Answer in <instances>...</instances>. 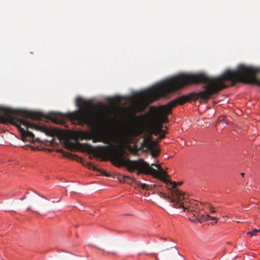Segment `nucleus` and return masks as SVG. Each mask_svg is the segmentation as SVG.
I'll list each match as a JSON object with an SVG mask.
<instances>
[{
  "instance_id": "nucleus-1",
  "label": "nucleus",
  "mask_w": 260,
  "mask_h": 260,
  "mask_svg": "<svg viewBox=\"0 0 260 260\" xmlns=\"http://www.w3.org/2000/svg\"><path fill=\"white\" fill-rule=\"evenodd\" d=\"M240 70L239 65L235 70H227L216 77H210L202 73L180 74L145 90L143 95L153 102L160 97L165 96L187 85L201 83L205 84L202 91L179 96L165 106H159L157 109L155 107H151L150 109H154L156 113L155 117L163 123H166L168 121L167 115L171 112V109L177 105H182L191 99L207 101L228 86L225 84V82L230 81L233 85L238 82H241Z\"/></svg>"
},
{
  "instance_id": "nucleus-2",
  "label": "nucleus",
  "mask_w": 260,
  "mask_h": 260,
  "mask_svg": "<svg viewBox=\"0 0 260 260\" xmlns=\"http://www.w3.org/2000/svg\"><path fill=\"white\" fill-rule=\"evenodd\" d=\"M143 132V129L139 127L122 129L121 133L117 136L118 142V145L117 146L110 145L93 147L87 143H78L76 144H72V145L74 148L78 150L93 154L95 156L100 157L102 161H107L110 159L117 167H126L125 165H119V162L115 159V157L118 152L123 150L122 158L123 159L129 160L124 157L125 151L124 146L133 143L134 138L139 136Z\"/></svg>"
},
{
  "instance_id": "nucleus-3",
  "label": "nucleus",
  "mask_w": 260,
  "mask_h": 260,
  "mask_svg": "<svg viewBox=\"0 0 260 260\" xmlns=\"http://www.w3.org/2000/svg\"><path fill=\"white\" fill-rule=\"evenodd\" d=\"M123 152V151L121 150V152H118L115 158L117 161L119 162V165H125L129 172H133L134 171L137 170L138 172L137 173L138 175L140 174H150L160 179L165 183L172 184V187L173 190L171 191V193L173 191L177 189L176 188L177 185L176 182H172L166 178V176H167L166 173L161 169L159 165L152 164L151 166H150L148 163L142 159L136 160L123 159V158H122ZM159 196L162 198L169 200L170 202L172 203L171 201V199H173L172 194L171 196H169L165 193L159 192Z\"/></svg>"
},
{
  "instance_id": "nucleus-4",
  "label": "nucleus",
  "mask_w": 260,
  "mask_h": 260,
  "mask_svg": "<svg viewBox=\"0 0 260 260\" xmlns=\"http://www.w3.org/2000/svg\"><path fill=\"white\" fill-rule=\"evenodd\" d=\"M0 122L3 123H10L18 127L22 134L23 141L26 138V120L20 119L12 115H17L22 117H26V111L9 108L0 109Z\"/></svg>"
},
{
  "instance_id": "nucleus-5",
  "label": "nucleus",
  "mask_w": 260,
  "mask_h": 260,
  "mask_svg": "<svg viewBox=\"0 0 260 260\" xmlns=\"http://www.w3.org/2000/svg\"><path fill=\"white\" fill-rule=\"evenodd\" d=\"M241 82L256 84L260 86V68L240 64Z\"/></svg>"
},
{
  "instance_id": "nucleus-6",
  "label": "nucleus",
  "mask_w": 260,
  "mask_h": 260,
  "mask_svg": "<svg viewBox=\"0 0 260 260\" xmlns=\"http://www.w3.org/2000/svg\"><path fill=\"white\" fill-rule=\"evenodd\" d=\"M173 199L171 201L173 203V207L175 208H182L184 212H189V209L193 204V201H188L185 197V194L179 191L178 189L172 191Z\"/></svg>"
},
{
  "instance_id": "nucleus-7",
  "label": "nucleus",
  "mask_w": 260,
  "mask_h": 260,
  "mask_svg": "<svg viewBox=\"0 0 260 260\" xmlns=\"http://www.w3.org/2000/svg\"><path fill=\"white\" fill-rule=\"evenodd\" d=\"M158 138L156 141L152 140L151 136L144 138L141 146L146 148L147 150L150 151L152 157H156L159 154V150L157 148V143L160 141Z\"/></svg>"
},
{
  "instance_id": "nucleus-8",
  "label": "nucleus",
  "mask_w": 260,
  "mask_h": 260,
  "mask_svg": "<svg viewBox=\"0 0 260 260\" xmlns=\"http://www.w3.org/2000/svg\"><path fill=\"white\" fill-rule=\"evenodd\" d=\"M92 142L93 143L103 142L106 144H111L112 142L117 143L118 144L117 136L112 137L107 134L103 132H95L92 137Z\"/></svg>"
},
{
  "instance_id": "nucleus-9",
  "label": "nucleus",
  "mask_w": 260,
  "mask_h": 260,
  "mask_svg": "<svg viewBox=\"0 0 260 260\" xmlns=\"http://www.w3.org/2000/svg\"><path fill=\"white\" fill-rule=\"evenodd\" d=\"M209 219L215 220V221L217 222V221L218 220V218L215 216H211L208 214L200 213L197 219V221H198L200 222H203L204 221H208Z\"/></svg>"
},
{
  "instance_id": "nucleus-10",
  "label": "nucleus",
  "mask_w": 260,
  "mask_h": 260,
  "mask_svg": "<svg viewBox=\"0 0 260 260\" xmlns=\"http://www.w3.org/2000/svg\"><path fill=\"white\" fill-rule=\"evenodd\" d=\"M153 125L155 126L158 129L160 130H163L162 128L164 127V123L162 121H160L157 118L155 117L154 122Z\"/></svg>"
},
{
  "instance_id": "nucleus-11",
  "label": "nucleus",
  "mask_w": 260,
  "mask_h": 260,
  "mask_svg": "<svg viewBox=\"0 0 260 260\" xmlns=\"http://www.w3.org/2000/svg\"><path fill=\"white\" fill-rule=\"evenodd\" d=\"M151 131L152 134L155 136H158L160 133L164 132V130H160L154 125L152 126Z\"/></svg>"
},
{
  "instance_id": "nucleus-12",
  "label": "nucleus",
  "mask_w": 260,
  "mask_h": 260,
  "mask_svg": "<svg viewBox=\"0 0 260 260\" xmlns=\"http://www.w3.org/2000/svg\"><path fill=\"white\" fill-rule=\"evenodd\" d=\"M200 213H201L199 212V210L191 213L190 214L192 215V217H194V219H191V217H189V220L192 222L197 221V219Z\"/></svg>"
},
{
  "instance_id": "nucleus-13",
  "label": "nucleus",
  "mask_w": 260,
  "mask_h": 260,
  "mask_svg": "<svg viewBox=\"0 0 260 260\" xmlns=\"http://www.w3.org/2000/svg\"><path fill=\"white\" fill-rule=\"evenodd\" d=\"M136 184L138 187H141L143 189L147 190L148 188V185L146 184L141 183L140 181H136Z\"/></svg>"
},
{
  "instance_id": "nucleus-14",
  "label": "nucleus",
  "mask_w": 260,
  "mask_h": 260,
  "mask_svg": "<svg viewBox=\"0 0 260 260\" xmlns=\"http://www.w3.org/2000/svg\"><path fill=\"white\" fill-rule=\"evenodd\" d=\"M258 232H260V229H254L251 231H249L247 233V235H250L251 236H255Z\"/></svg>"
},
{
  "instance_id": "nucleus-15",
  "label": "nucleus",
  "mask_w": 260,
  "mask_h": 260,
  "mask_svg": "<svg viewBox=\"0 0 260 260\" xmlns=\"http://www.w3.org/2000/svg\"><path fill=\"white\" fill-rule=\"evenodd\" d=\"M199 210L198 208V205H196V204H194L193 203V204L191 205V208H190L189 209V213H192L194 211H197Z\"/></svg>"
},
{
  "instance_id": "nucleus-16",
  "label": "nucleus",
  "mask_w": 260,
  "mask_h": 260,
  "mask_svg": "<svg viewBox=\"0 0 260 260\" xmlns=\"http://www.w3.org/2000/svg\"><path fill=\"white\" fill-rule=\"evenodd\" d=\"M209 209L210 210V213L213 214L217 211V208H214L212 205L209 204Z\"/></svg>"
},
{
  "instance_id": "nucleus-17",
  "label": "nucleus",
  "mask_w": 260,
  "mask_h": 260,
  "mask_svg": "<svg viewBox=\"0 0 260 260\" xmlns=\"http://www.w3.org/2000/svg\"><path fill=\"white\" fill-rule=\"evenodd\" d=\"M171 252L175 255H179L178 250L175 247L171 248Z\"/></svg>"
},
{
  "instance_id": "nucleus-18",
  "label": "nucleus",
  "mask_w": 260,
  "mask_h": 260,
  "mask_svg": "<svg viewBox=\"0 0 260 260\" xmlns=\"http://www.w3.org/2000/svg\"><path fill=\"white\" fill-rule=\"evenodd\" d=\"M166 132L164 131V132L160 133L158 136V139L159 140H161L165 137Z\"/></svg>"
},
{
  "instance_id": "nucleus-19",
  "label": "nucleus",
  "mask_w": 260,
  "mask_h": 260,
  "mask_svg": "<svg viewBox=\"0 0 260 260\" xmlns=\"http://www.w3.org/2000/svg\"><path fill=\"white\" fill-rule=\"evenodd\" d=\"M89 168L92 169L94 170H96V167L91 164H89Z\"/></svg>"
},
{
  "instance_id": "nucleus-20",
  "label": "nucleus",
  "mask_w": 260,
  "mask_h": 260,
  "mask_svg": "<svg viewBox=\"0 0 260 260\" xmlns=\"http://www.w3.org/2000/svg\"><path fill=\"white\" fill-rule=\"evenodd\" d=\"M25 199H26V196L24 195L22 198H20V200L21 201H23V200H24Z\"/></svg>"
},
{
  "instance_id": "nucleus-21",
  "label": "nucleus",
  "mask_w": 260,
  "mask_h": 260,
  "mask_svg": "<svg viewBox=\"0 0 260 260\" xmlns=\"http://www.w3.org/2000/svg\"><path fill=\"white\" fill-rule=\"evenodd\" d=\"M189 217H191V219H194V217H192V215H191L190 214Z\"/></svg>"
},
{
  "instance_id": "nucleus-22",
  "label": "nucleus",
  "mask_w": 260,
  "mask_h": 260,
  "mask_svg": "<svg viewBox=\"0 0 260 260\" xmlns=\"http://www.w3.org/2000/svg\"><path fill=\"white\" fill-rule=\"evenodd\" d=\"M241 176H242V177H243V176H244V173H242L241 174Z\"/></svg>"
},
{
  "instance_id": "nucleus-23",
  "label": "nucleus",
  "mask_w": 260,
  "mask_h": 260,
  "mask_svg": "<svg viewBox=\"0 0 260 260\" xmlns=\"http://www.w3.org/2000/svg\"><path fill=\"white\" fill-rule=\"evenodd\" d=\"M219 120H220V121H223V120H224V118H222V119H220Z\"/></svg>"
},
{
  "instance_id": "nucleus-24",
  "label": "nucleus",
  "mask_w": 260,
  "mask_h": 260,
  "mask_svg": "<svg viewBox=\"0 0 260 260\" xmlns=\"http://www.w3.org/2000/svg\"><path fill=\"white\" fill-rule=\"evenodd\" d=\"M181 184H182V182H178V185H181Z\"/></svg>"
},
{
  "instance_id": "nucleus-25",
  "label": "nucleus",
  "mask_w": 260,
  "mask_h": 260,
  "mask_svg": "<svg viewBox=\"0 0 260 260\" xmlns=\"http://www.w3.org/2000/svg\"><path fill=\"white\" fill-rule=\"evenodd\" d=\"M67 154L68 155H71V154H69V152H67Z\"/></svg>"
},
{
  "instance_id": "nucleus-26",
  "label": "nucleus",
  "mask_w": 260,
  "mask_h": 260,
  "mask_svg": "<svg viewBox=\"0 0 260 260\" xmlns=\"http://www.w3.org/2000/svg\"><path fill=\"white\" fill-rule=\"evenodd\" d=\"M247 189L248 190H249V189H250V187H247Z\"/></svg>"
},
{
  "instance_id": "nucleus-27",
  "label": "nucleus",
  "mask_w": 260,
  "mask_h": 260,
  "mask_svg": "<svg viewBox=\"0 0 260 260\" xmlns=\"http://www.w3.org/2000/svg\"><path fill=\"white\" fill-rule=\"evenodd\" d=\"M247 189L248 190H249V189H250V187H247Z\"/></svg>"
},
{
  "instance_id": "nucleus-28",
  "label": "nucleus",
  "mask_w": 260,
  "mask_h": 260,
  "mask_svg": "<svg viewBox=\"0 0 260 260\" xmlns=\"http://www.w3.org/2000/svg\"><path fill=\"white\" fill-rule=\"evenodd\" d=\"M30 210V208L28 207L27 209V210Z\"/></svg>"
},
{
  "instance_id": "nucleus-29",
  "label": "nucleus",
  "mask_w": 260,
  "mask_h": 260,
  "mask_svg": "<svg viewBox=\"0 0 260 260\" xmlns=\"http://www.w3.org/2000/svg\"><path fill=\"white\" fill-rule=\"evenodd\" d=\"M63 155H66V156H69V155H66V153H64Z\"/></svg>"
}]
</instances>
